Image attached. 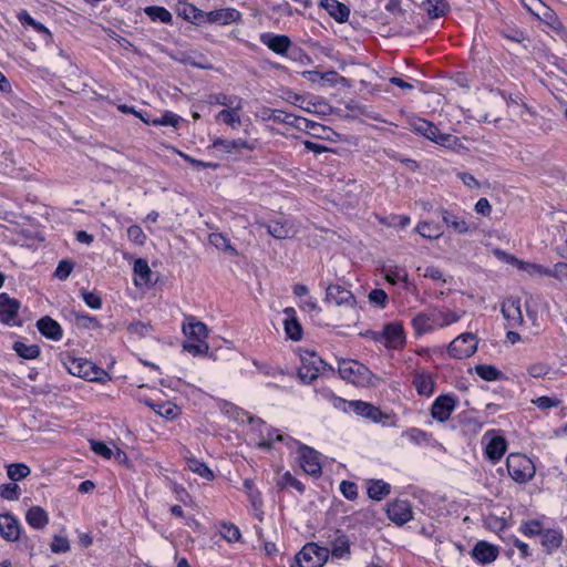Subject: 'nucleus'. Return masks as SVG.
<instances>
[{
  "label": "nucleus",
  "mask_w": 567,
  "mask_h": 567,
  "mask_svg": "<svg viewBox=\"0 0 567 567\" xmlns=\"http://www.w3.org/2000/svg\"><path fill=\"white\" fill-rule=\"evenodd\" d=\"M209 243L217 249L228 251L230 255L236 256L238 252L230 244L229 239L220 233H213L209 235Z\"/></svg>",
  "instance_id": "c03bdc74"
},
{
  "label": "nucleus",
  "mask_w": 567,
  "mask_h": 567,
  "mask_svg": "<svg viewBox=\"0 0 567 567\" xmlns=\"http://www.w3.org/2000/svg\"><path fill=\"white\" fill-rule=\"evenodd\" d=\"M440 213L445 225L449 228H452L455 233L466 234L470 231V226L463 217L457 216L445 208H441Z\"/></svg>",
  "instance_id": "a878e982"
},
{
  "label": "nucleus",
  "mask_w": 567,
  "mask_h": 567,
  "mask_svg": "<svg viewBox=\"0 0 567 567\" xmlns=\"http://www.w3.org/2000/svg\"><path fill=\"white\" fill-rule=\"evenodd\" d=\"M177 11L178 16L183 17L185 20L192 23L202 24L206 22L207 12H204L192 3L179 2Z\"/></svg>",
  "instance_id": "393cba45"
},
{
  "label": "nucleus",
  "mask_w": 567,
  "mask_h": 567,
  "mask_svg": "<svg viewBox=\"0 0 567 567\" xmlns=\"http://www.w3.org/2000/svg\"><path fill=\"white\" fill-rule=\"evenodd\" d=\"M64 367L72 375L82 378L91 382H103L109 374L93 362L82 358H69Z\"/></svg>",
  "instance_id": "f257e3e1"
},
{
  "label": "nucleus",
  "mask_w": 567,
  "mask_h": 567,
  "mask_svg": "<svg viewBox=\"0 0 567 567\" xmlns=\"http://www.w3.org/2000/svg\"><path fill=\"white\" fill-rule=\"evenodd\" d=\"M20 301L8 293H0V321L7 326L17 324Z\"/></svg>",
  "instance_id": "9d476101"
},
{
  "label": "nucleus",
  "mask_w": 567,
  "mask_h": 567,
  "mask_svg": "<svg viewBox=\"0 0 567 567\" xmlns=\"http://www.w3.org/2000/svg\"><path fill=\"white\" fill-rule=\"evenodd\" d=\"M25 520L31 527L43 529L49 523V516L41 506H32L25 514Z\"/></svg>",
  "instance_id": "c85d7f7f"
},
{
  "label": "nucleus",
  "mask_w": 567,
  "mask_h": 567,
  "mask_svg": "<svg viewBox=\"0 0 567 567\" xmlns=\"http://www.w3.org/2000/svg\"><path fill=\"white\" fill-rule=\"evenodd\" d=\"M21 525L11 513L0 514V536L7 542H17L21 536Z\"/></svg>",
  "instance_id": "9b49d317"
},
{
  "label": "nucleus",
  "mask_w": 567,
  "mask_h": 567,
  "mask_svg": "<svg viewBox=\"0 0 567 567\" xmlns=\"http://www.w3.org/2000/svg\"><path fill=\"white\" fill-rule=\"evenodd\" d=\"M477 342L473 333H462L455 338L447 348L449 354L454 359H465L475 353Z\"/></svg>",
  "instance_id": "423d86ee"
},
{
  "label": "nucleus",
  "mask_w": 567,
  "mask_h": 567,
  "mask_svg": "<svg viewBox=\"0 0 567 567\" xmlns=\"http://www.w3.org/2000/svg\"><path fill=\"white\" fill-rule=\"evenodd\" d=\"M424 6L431 19H437L445 16L450 9L446 0H426Z\"/></svg>",
  "instance_id": "c9c22d12"
},
{
  "label": "nucleus",
  "mask_w": 567,
  "mask_h": 567,
  "mask_svg": "<svg viewBox=\"0 0 567 567\" xmlns=\"http://www.w3.org/2000/svg\"><path fill=\"white\" fill-rule=\"evenodd\" d=\"M330 549L316 543L306 544L296 555L299 567H322L328 560Z\"/></svg>",
  "instance_id": "7ed1b4c3"
},
{
  "label": "nucleus",
  "mask_w": 567,
  "mask_h": 567,
  "mask_svg": "<svg viewBox=\"0 0 567 567\" xmlns=\"http://www.w3.org/2000/svg\"><path fill=\"white\" fill-rule=\"evenodd\" d=\"M127 237L131 241L138 245H143L146 239L143 229L137 225H132L127 228Z\"/></svg>",
  "instance_id": "69168bd1"
},
{
  "label": "nucleus",
  "mask_w": 567,
  "mask_h": 567,
  "mask_svg": "<svg viewBox=\"0 0 567 567\" xmlns=\"http://www.w3.org/2000/svg\"><path fill=\"white\" fill-rule=\"evenodd\" d=\"M348 403L355 414L372 422L379 423L382 422L383 419H388L386 414L371 403L361 400H353Z\"/></svg>",
  "instance_id": "ddd939ff"
},
{
  "label": "nucleus",
  "mask_w": 567,
  "mask_h": 567,
  "mask_svg": "<svg viewBox=\"0 0 567 567\" xmlns=\"http://www.w3.org/2000/svg\"><path fill=\"white\" fill-rule=\"evenodd\" d=\"M506 447L507 443L503 436H494L486 445L485 453L487 457L495 463L505 454Z\"/></svg>",
  "instance_id": "7c9ffc66"
},
{
  "label": "nucleus",
  "mask_w": 567,
  "mask_h": 567,
  "mask_svg": "<svg viewBox=\"0 0 567 567\" xmlns=\"http://www.w3.org/2000/svg\"><path fill=\"white\" fill-rule=\"evenodd\" d=\"M433 138H431L432 142L441 145V146H444V147H453L454 145H456L457 143V137L452 135V134H447V133H442L440 132V130L436 127V132L434 134V136H432Z\"/></svg>",
  "instance_id": "5fc2aeb1"
},
{
  "label": "nucleus",
  "mask_w": 567,
  "mask_h": 567,
  "mask_svg": "<svg viewBox=\"0 0 567 567\" xmlns=\"http://www.w3.org/2000/svg\"><path fill=\"white\" fill-rule=\"evenodd\" d=\"M240 111L241 109H236V106L224 109L217 114V120L223 121L231 128H238L241 125Z\"/></svg>",
  "instance_id": "f704fd0d"
},
{
  "label": "nucleus",
  "mask_w": 567,
  "mask_h": 567,
  "mask_svg": "<svg viewBox=\"0 0 567 567\" xmlns=\"http://www.w3.org/2000/svg\"><path fill=\"white\" fill-rule=\"evenodd\" d=\"M183 348L185 351L194 354V355H200L208 351L209 347L206 343V341H194L193 342H185L183 344Z\"/></svg>",
  "instance_id": "052dcab7"
},
{
  "label": "nucleus",
  "mask_w": 567,
  "mask_h": 567,
  "mask_svg": "<svg viewBox=\"0 0 567 567\" xmlns=\"http://www.w3.org/2000/svg\"><path fill=\"white\" fill-rule=\"evenodd\" d=\"M76 323L85 329H96L101 327L100 321L87 313H75Z\"/></svg>",
  "instance_id": "13d9d810"
},
{
  "label": "nucleus",
  "mask_w": 567,
  "mask_h": 567,
  "mask_svg": "<svg viewBox=\"0 0 567 567\" xmlns=\"http://www.w3.org/2000/svg\"><path fill=\"white\" fill-rule=\"evenodd\" d=\"M385 279L392 285H396L399 281L406 282L408 274L398 267H389L385 270Z\"/></svg>",
  "instance_id": "6e6d98bb"
},
{
  "label": "nucleus",
  "mask_w": 567,
  "mask_h": 567,
  "mask_svg": "<svg viewBox=\"0 0 567 567\" xmlns=\"http://www.w3.org/2000/svg\"><path fill=\"white\" fill-rule=\"evenodd\" d=\"M542 546L545 548L547 554H551L555 549L560 547L563 542V533L559 529H544L540 535Z\"/></svg>",
  "instance_id": "cd10ccee"
},
{
  "label": "nucleus",
  "mask_w": 567,
  "mask_h": 567,
  "mask_svg": "<svg viewBox=\"0 0 567 567\" xmlns=\"http://www.w3.org/2000/svg\"><path fill=\"white\" fill-rule=\"evenodd\" d=\"M435 318V309L431 308L426 311L419 312L412 319V327L415 334L422 336L437 328Z\"/></svg>",
  "instance_id": "4468645a"
},
{
  "label": "nucleus",
  "mask_w": 567,
  "mask_h": 567,
  "mask_svg": "<svg viewBox=\"0 0 567 567\" xmlns=\"http://www.w3.org/2000/svg\"><path fill=\"white\" fill-rule=\"evenodd\" d=\"M183 332L188 337V339L194 341H205L208 330L205 323L197 321L192 317L189 318L188 323L183 326Z\"/></svg>",
  "instance_id": "bb28decb"
},
{
  "label": "nucleus",
  "mask_w": 567,
  "mask_h": 567,
  "mask_svg": "<svg viewBox=\"0 0 567 567\" xmlns=\"http://www.w3.org/2000/svg\"><path fill=\"white\" fill-rule=\"evenodd\" d=\"M207 103L210 105H223L227 109L236 106L243 109V99L237 95H226L224 93H212L207 96Z\"/></svg>",
  "instance_id": "c756f323"
},
{
  "label": "nucleus",
  "mask_w": 567,
  "mask_h": 567,
  "mask_svg": "<svg viewBox=\"0 0 567 567\" xmlns=\"http://www.w3.org/2000/svg\"><path fill=\"white\" fill-rule=\"evenodd\" d=\"M339 375L354 384H363L371 379V371L362 363L354 360L342 359L338 367Z\"/></svg>",
  "instance_id": "20e7f679"
},
{
  "label": "nucleus",
  "mask_w": 567,
  "mask_h": 567,
  "mask_svg": "<svg viewBox=\"0 0 567 567\" xmlns=\"http://www.w3.org/2000/svg\"><path fill=\"white\" fill-rule=\"evenodd\" d=\"M326 302L337 306L354 307L355 298L353 293L340 285H330L326 289Z\"/></svg>",
  "instance_id": "f8f14e48"
},
{
  "label": "nucleus",
  "mask_w": 567,
  "mask_h": 567,
  "mask_svg": "<svg viewBox=\"0 0 567 567\" xmlns=\"http://www.w3.org/2000/svg\"><path fill=\"white\" fill-rule=\"evenodd\" d=\"M415 230L423 237L427 239H437L442 231L440 227L433 223H419Z\"/></svg>",
  "instance_id": "49530a36"
},
{
  "label": "nucleus",
  "mask_w": 567,
  "mask_h": 567,
  "mask_svg": "<svg viewBox=\"0 0 567 567\" xmlns=\"http://www.w3.org/2000/svg\"><path fill=\"white\" fill-rule=\"evenodd\" d=\"M327 369L333 371V368L326 363L319 355L309 353L301 358V367L298 370V377L302 383L309 384L318 378L321 371Z\"/></svg>",
  "instance_id": "39448f33"
},
{
  "label": "nucleus",
  "mask_w": 567,
  "mask_h": 567,
  "mask_svg": "<svg viewBox=\"0 0 567 567\" xmlns=\"http://www.w3.org/2000/svg\"><path fill=\"white\" fill-rule=\"evenodd\" d=\"M213 147L216 150H220L227 154L238 153L241 150H248V151L254 150L252 145H250L248 142H246L241 138L224 140V138L217 137L213 142Z\"/></svg>",
  "instance_id": "5701e85b"
},
{
  "label": "nucleus",
  "mask_w": 567,
  "mask_h": 567,
  "mask_svg": "<svg viewBox=\"0 0 567 567\" xmlns=\"http://www.w3.org/2000/svg\"><path fill=\"white\" fill-rule=\"evenodd\" d=\"M260 41L272 52L280 55L287 54L292 45L290 38L284 34L264 33L260 35Z\"/></svg>",
  "instance_id": "dca6fc26"
},
{
  "label": "nucleus",
  "mask_w": 567,
  "mask_h": 567,
  "mask_svg": "<svg viewBox=\"0 0 567 567\" xmlns=\"http://www.w3.org/2000/svg\"><path fill=\"white\" fill-rule=\"evenodd\" d=\"M391 492V485L383 480H370L368 482V495L371 499L382 501Z\"/></svg>",
  "instance_id": "2f4dec72"
},
{
  "label": "nucleus",
  "mask_w": 567,
  "mask_h": 567,
  "mask_svg": "<svg viewBox=\"0 0 567 567\" xmlns=\"http://www.w3.org/2000/svg\"><path fill=\"white\" fill-rule=\"evenodd\" d=\"M297 122V128L305 130L311 133L313 136H320V133L326 131V127L319 123L310 121L306 117H301L300 120H295Z\"/></svg>",
  "instance_id": "3c124183"
},
{
  "label": "nucleus",
  "mask_w": 567,
  "mask_h": 567,
  "mask_svg": "<svg viewBox=\"0 0 567 567\" xmlns=\"http://www.w3.org/2000/svg\"><path fill=\"white\" fill-rule=\"evenodd\" d=\"M133 269L135 275H137L145 284L151 281L152 270L145 259H136Z\"/></svg>",
  "instance_id": "603ef678"
},
{
  "label": "nucleus",
  "mask_w": 567,
  "mask_h": 567,
  "mask_svg": "<svg viewBox=\"0 0 567 567\" xmlns=\"http://www.w3.org/2000/svg\"><path fill=\"white\" fill-rule=\"evenodd\" d=\"M409 124L413 132L429 138L430 141L433 138L432 136H434L436 132V126L432 122H429L422 117L411 118Z\"/></svg>",
  "instance_id": "72a5a7b5"
},
{
  "label": "nucleus",
  "mask_w": 567,
  "mask_h": 567,
  "mask_svg": "<svg viewBox=\"0 0 567 567\" xmlns=\"http://www.w3.org/2000/svg\"><path fill=\"white\" fill-rule=\"evenodd\" d=\"M550 367L546 363L537 362L528 367L527 372L533 378H542L549 373Z\"/></svg>",
  "instance_id": "774afa93"
},
{
  "label": "nucleus",
  "mask_w": 567,
  "mask_h": 567,
  "mask_svg": "<svg viewBox=\"0 0 567 567\" xmlns=\"http://www.w3.org/2000/svg\"><path fill=\"white\" fill-rule=\"evenodd\" d=\"M240 16L241 14L238 10L234 8H225L207 12L206 22L225 25L238 21Z\"/></svg>",
  "instance_id": "412c9836"
},
{
  "label": "nucleus",
  "mask_w": 567,
  "mask_h": 567,
  "mask_svg": "<svg viewBox=\"0 0 567 567\" xmlns=\"http://www.w3.org/2000/svg\"><path fill=\"white\" fill-rule=\"evenodd\" d=\"M413 385L420 395L430 396L435 389V381L427 373H417L413 379Z\"/></svg>",
  "instance_id": "473e14b6"
},
{
  "label": "nucleus",
  "mask_w": 567,
  "mask_h": 567,
  "mask_svg": "<svg viewBox=\"0 0 567 567\" xmlns=\"http://www.w3.org/2000/svg\"><path fill=\"white\" fill-rule=\"evenodd\" d=\"M74 264L69 259H63L59 262L54 277L59 280H65L72 272Z\"/></svg>",
  "instance_id": "bf43d9fd"
},
{
  "label": "nucleus",
  "mask_w": 567,
  "mask_h": 567,
  "mask_svg": "<svg viewBox=\"0 0 567 567\" xmlns=\"http://www.w3.org/2000/svg\"><path fill=\"white\" fill-rule=\"evenodd\" d=\"M320 7H322L329 13V16L339 23H343L349 20V7L338 0H321Z\"/></svg>",
  "instance_id": "4be33fe9"
},
{
  "label": "nucleus",
  "mask_w": 567,
  "mask_h": 567,
  "mask_svg": "<svg viewBox=\"0 0 567 567\" xmlns=\"http://www.w3.org/2000/svg\"><path fill=\"white\" fill-rule=\"evenodd\" d=\"M383 342L386 348L398 349L404 343V331L398 322L388 323L382 330Z\"/></svg>",
  "instance_id": "a211bd4d"
},
{
  "label": "nucleus",
  "mask_w": 567,
  "mask_h": 567,
  "mask_svg": "<svg viewBox=\"0 0 567 567\" xmlns=\"http://www.w3.org/2000/svg\"><path fill=\"white\" fill-rule=\"evenodd\" d=\"M37 328L42 336L50 340L59 341L63 336L60 323L49 316L40 318L37 321Z\"/></svg>",
  "instance_id": "aec40b11"
},
{
  "label": "nucleus",
  "mask_w": 567,
  "mask_h": 567,
  "mask_svg": "<svg viewBox=\"0 0 567 567\" xmlns=\"http://www.w3.org/2000/svg\"><path fill=\"white\" fill-rule=\"evenodd\" d=\"M284 313L286 315L284 326L287 337L291 340L299 341L302 338V328L296 318V310L293 308H286Z\"/></svg>",
  "instance_id": "b1692460"
},
{
  "label": "nucleus",
  "mask_w": 567,
  "mask_h": 567,
  "mask_svg": "<svg viewBox=\"0 0 567 567\" xmlns=\"http://www.w3.org/2000/svg\"><path fill=\"white\" fill-rule=\"evenodd\" d=\"M13 350L17 354L23 359H35L40 355V348L37 344H25L21 341H16L13 343Z\"/></svg>",
  "instance_id": "37998d69"
},
{
  "label": "nucleus",
  "mask_w": 567,
  "mask_h": 567,
  "mask_svg": "<svg viewBox=\"0 0 567 567\" xmlns=\"http://www.w3.org/2000/svg\"><path fill=\"white\" fill-rule=\"evenodd\" d=\"M435 309V318L437 328L447 327L454 322H457L461 319V316L454 311L442 309L434 307Z\"/></svg>",
  "instance_id": "a19ab883"
},
{
  "label": "nucleus",
  "mask_w": 567,
  "mask_h": 567,
  "mask_svg": "<svg viewBox=\"0 0 567 567\" xmlns=\"http://www.w3.org/2000/svg\"><path fill=\"white\" fill-rule=\"evenodd\" d=\"M127 330L132 334L145 337L153 331V327L150 322L135 321L128 324Z\"/></svg>",
  "instance_id": "4d7b16f0"
},
{
  "label": "nucleus",
  "mask_w": 567,
  "mask_h": 567,
  "mask_svg": "<svg viewBox=\"0 0 567 567\" xmlns=\"http://www.w3.org/2000/svg\"><path fill=\"white\" fill-rule=\"evenodd\" d=\"M144 12L152 21H159L162 23L172 22V13L164 7L150 6L144 9Z\"/></svg>",
  "instance_id": "58836bf2"
},
{
  "label": "nucleus",
  "mask_w": 567,
  "mask_h": 567,
  "mask_svg": "<svg viewBox=\"0 0 567 567\" xmlns=\"http://www.w3.org/2000/svg\"><path fill=\"white\" fill-rule=\"evenodd\" d=\"M370 302L384 308L388 303V295L383 289H373L369 293Z\"/></svg>",
  "instance_id": "338daca9"
},
{
  "label": "nucleus",
  "mask_w": 567,
  "mask_h": 567,
  "mask_svg": "<svg viewBox=\"0 0 567 567\" xmlns=\"http://www.w3.org/2000/svg\"><path fill=\"white\" fill-rule=\"evenodd\" d=\"M145 403L151 406L158 415L167 420H174L179 415V409L175 404L168 402L154 404L150 401H146Z\"/></svg>",
  "instance_id": "4c0bfd02"
},
{
  "label": "nucleus",
  "mask_w": 567,
  "mask_h": 567,
  "mask_svg": "<svg viewBox=\"0 0 567 567\" xmlns=\"http://www.w3.org/2000/svg\"><path fill=\"white\" fill-rule=\"evenodd\" d=\"M277 485L280 487V488H286V487H293L295 489H297L299 493H303L305 492V485L298 481L295 476H292L290 474V472H286L284 473L278 482H277Z\"/></svg>",
  "instance_id": "09e8293b"
},
{
  "label": "nucleus",
  "mask_w": 567,
  "mask_h": 567,
  "mask_svg": "<svg viewBox=\"0 0 567 567\" xmlns=\"http://www.w3.org/2000/svg\"><path fill=\"white\" fill-rule=\"evenodd\" d=\"M81 296L87 307L92 309H100L102 307V299L97 292L82 290Z\"/></svg>",
  "instance_id": "680f3d73"
},
{
  "label": "nucleus",
  "mask_w": 567,
  "mask_h": 567,
  "mask_svg": "<svg viewBox=\"0 0 567 567\" xmlns=\"http://www.w3.org/2000/svg\"><path fill=\"white\" fill-rule=\"evenodd\" d=\"M298 454L302 470L311 476L319 477L322 473L321 454L305 444L299 446Z\"/></svg>",
  "instance_id": "0eeeda50"
},
{
  "label": "nucleus",
  "mask_w": 567,
  "mask_h": 567,
  "mask_svg": "<svg viewBox=\"0 0 567 567\" xmlns=\"http://www.w3.org/2000/svg\"><path fill=\"white\" fill-rule=\"evenodd\" d=\"M267 233L276 239H286L290 237L291 228L287 223L275 220L264 225Z\"/></svg>",
  "instance_id": "e433bc0d"
},
{
  "label": "nucleus",
  "mask_w": 567,
  "mask_h": 567,
  "mask_svg": "<svg viewBox=\"0 0 567 567\" xmlns=\"http://www.w3.org/2000/svg\"><path fill=\"white\" fill-rule=\"evenodd\" d=\"M187 466L192 472L207 481H213L215 478L213 471L206 465V463L195 457H187Z\"/></svg>",
  "instance_id": "ea45409f"
},
{
  "label": "nucleus",
  "mask_w": 567,
  "mask_h": 567,
  "mask_svg": "<svg viewBox=\"0 0 567 567\" xmlns=\"http://www.w3.org/2000/svg\"><path fill=\"white\" fill-rule=\"evenodd\" d=\"M30 473V467L23 463H13L7 466L8 477L13 482L25 478Z\"/></svg>",
  "instance_id": "a18cd8bd"
},
{
  "label": "nucleus",
  "mask_w": 567,
  "mask_h": 567,
  "mask_svg": "<svg viewBox=\"0 0 567 567\" xmlns=\"http://www.w3.org/2000/svg\"><path fill=\"white\" fill-rule=\"evenodd\" d=\"M506 466L509 476L520 484L529 482L536 473L533 461L519 453L509 454L506 460Z\"/></svg>",
  "instance_id": "f03ea898"
},
{
  "label": "nucleus",
  "mask_w": 567,
  "mask_h": 567,
  "mask_svg": "<svg viewBox=\"0 0 567 567\" xmlns=\"http://www.w3.org/2000/svg\"><path fill=\"white\" fill-rule=\"evenodd\" d=\"M544 528L537 519L524 522L520 526V532L527 537L540 536Z\"/></svg>",
  "instance_id": "864d4df0"
},
{
  "label": "nucleus",
  "mask_w": 567,
  "mask_h": 567,
  "mask_svg": "<svg viewBox=\"0 0 567 567\" xmlns=\"http://www.w3.org/2000/svg\"><path fill=\"white\" fill-rule=\"evenodd\" d=\"M456 404L457 399L454 394H441L432 403L431 415L441 423L446 422L455 410Z\"/></svg>",
  "instance_id": "6e6552de"
},
{
  "label": "nucleus",
  "mask_w": 567,
  "mask_h": 567,
  "mask_svg": "<svg viewBox=\"0 0 567 567\" xmlns=\"http://www.w3.org/2000/svg\"><path fill=\"white\" fill-rule=\"evenodd\" d=\"M475 373L485 381H497L503 378L502 371L495 365L478 364L475 367Z\"/></svg>",
  "instance_id": "79ce46f5"
},
{
  "label": "nucleus",
  "mask_w": 567,
  "mask_h": 567,
  "mask_svg": "<svg viewBox=\"0 0 567 567\" xmlns=\"http://www.w3.org/2000/svg\"><path fill=\"white\" fill-rule=\"evenodd\" d=\"M340 492L349 501H353L358 497V486L355 483L350 482V481L341 482Z\"/></svg>",
  "instance_id": "e2e57ef3"
},
{
  "label": "nucleus",
  "mask_w": 567,
  "mask_h": 567,
  "mask_svg": "<svg viewBox=\"0 0 567 567\" xmlns=\"http://www.w3.org/2000/svg\"><path fill=\"white\" fill-rule=\"evenodd\" d=\"M473 557L481 564H491L498 556V548L485 540H480L472 550Z\"/></svg>",
  "instance_id": "6ab92c4d"
},
{
  "label": "nucleus",
  "mask_w": 567,
  "mask_h": 567,
  "mask_svg": "<svg viewBox=\"0 0 567 567\" xmlns=\"http://www.w3.org/2000/svg\"><path fill=\"white\" fill-rule=\"evenodd\" d=\"M21 495V488L16 483L0 485V497L7 501H18Z\"/></svg>",
  "instance_id": "8fccbe9b"
},
{
  "label": "nucleus",
  "mask_w": 567,
  "mask_h": 567,
  "mask_svg": "<svg viewBox=\"0 0 567 567\" xmlns=\"http://www.w3.org/2000/svg\"><path fill=\"white\" fill-rule=\"evenodd\" d=\"M51 550L53 553H66L70 550V543L66 537L55 535L51 543Z\"/></svg>",
  "instance_id": "0e129e2a"
},
{
  "label": "nucleus",
  "mask_w": 567,
  "mask_h": 567,
  "mask_svg": "<svg viewBox=\"0 0 567 567\" xmlns=\"http://www.w3.org/2000/svg\"><path fill=\"white\" fill-rule=\"evenodd\" d=\"M330 555L337 559L348 558L351 554V542L340 529L333 530V538L330 540Z\"/></svg>",
  "instance_id": "2eb2a0df"
},
{
  "label": "nucleus",
  "mask_w": 567,
  "mask_h": 567,
  "mask_svg": "<svg viewBox=\"0 0 567 567\" xmlns=\"http://www.w3.org/2000/svg\"><path fill=\"white\" fill-rule=\"evenodd\" d=\"M386 515L389 519L399 526L404 525L413 518L412 507L409 501L396 499L388 505Z\"/></svg>",
  "instance_id": "1a4fd4ad"
},
{
  "label": "nucleus",
  "mask_w": 567,
  "mask_h": 567,
  "mask_svg": "<svg viewBox=\"0 0 567 567\" xmlns=\"http://www.w3.org/2000/svg\"><path fill=\"white\" fill-rule=\"evenodd\" d=\"M513 260L516 261V264L519 266V268L522 270H524L525 272H527L530 276H538V277L547 276L548 277V274H550L549 268L544 267L542 265L519 261V260L515 259L514 257H513Z\"/></svg>",
  "instance_id": "de8ad7c7"
},
{
  "label": "nucleus",
  "mask_w": 567,
  "mask_h": 567,
  "mask_svg": "<svg viewBox=\"0 0 567 567\" xmlns=\"http://www.w3.org/2000/svg\"><path fill=\"white\" fill-rule=\"evenodd\" d=\"M502 313L511 328L518 327L524 321L519 299H506L502 303Z\"/></svg>",
  "instance_id": "f3484780"
}]
</instances>
